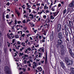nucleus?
<instances>
[{
  "instance_id": "48",
  "label": "nucleus",
  "mask_w": 74,
  "mask_h": 74,
  "mask_svg": "<svg viewBox=\"0 0 74 74\" xmlns=\"http://www.w3.org/2000/svg\"><path fill=\"white\" fill-rule=\"evenodd\" d=\"M47 4H46V5L44 7V9H46V8H47V6H46Z\"/></svg>"
},
{
  "instance_id": "21",
  "label": "nucleus",
  "mask_w": 74,
  "mask_h": 74,
  "mask_svg": "<svg viewBox=\"0 0 74 74\" xmlns=\"http://www.w3.org/2000/svg\"><path fill=\"white\" fill-rule=\"evenodd\" d=\"M55 8H54V6H53V7L52 8L51 10L52 11H55Z\"/></svg>"
},
{
  "instance_id": "60",
  "label": "nucleus",
  "mask_w": 74,
  "mask_h": 74,
  "mask_svg": "<svg viewBox=\"0 0 74 74\" xmlns=\"http://www.w3.org/2000/svg\"><path fill=\"white\" fill-rule=\"evenodd\" d=\"M45 32L44 33H43V34H44V35H45H45H46V34L45 33Z\"/></svg>"
},
{
  "instance_id": "9",
  "label": "nucleus",
  "mask_w": 74,
  "mask_h": 74,
  "mask_svg": "<svg viewBox=\"0 0 74 74\" xmlns=\"http://www.w3.org/2000/svg\"><path fill=\"white\" fill-rule=\"evenodd\" d=\"M60 64L61 67H62L63 69H64V68H65V66H64V64L63 63V62H60Z\"/></svg>"
},
{
  "instance_id": "23",
  "label": "nucleus",
  "mask_w": 74,
  "mask_h": 74,
  "mask_svg": "<svg viewBox=\"0 0 74 74\" xmlns=\"http://www.w3.org/2000/svg\"><path fill=\"white\" fill-rule=\"evenodd\" d=\"M66 9H65L63 12V14H66Z\"/></svg>"
},
{
  "instance_id": "22",
  "label": "nucleus",
  "mask_w": 74,
  "mask_h": 74,
  "mask_svg": "<svg viewBox=\"0 0 74 74\" xmlns=\"http://www.w3.org/2000/svg\"><path fill=\"white\" fill-rule=\"evenodd\" d=\"M50 18L51 19H54V17H53V16L51 15L50 16Z\"/></svg>"
},
{
  "instance_id": "5",
  "label": "nucleus",
  "mask_w": 74,
  "mask_h": 74,
  "mask_svg": "<svg viewBox=\"0 0 74 74\" xmlns=\"http://www.w3.org/2000/svg\"><path fill=\"white\" fill-rule=\"evenodd\" d=\"M58 37L59 39H62L63 38V36H62V33L60 32L58 34Z\"/></svg>"
},
{
  "instance_id": "17",
  "label": "nucleus",
  "mask_w": 74,
  "mask_h": 74,
  "mask_svg": "<svg viewBox=\"0 0 74 74\" xmlns=\"http://www.w3.org/2000/svg\"><path fill=\"white\" fill-rule=\"evenodd\" d=\"M60 47L61 48V49H64V46L62 45H60Z\"/></svg>"
},
{
  "instance_id": "34",
  "label": "nucleus",
  "mask_w": 74,
  "mask_h": 74,
  "mask_svg": "<svg viewBox=\"0 0 74 74\" xmlns=\"http://www.w3.org/2000/svg\"><path fill=\"white\" fill-rule=\"evenodd\" d=\"M25 34H22L21 35V36H22V37H25Z\"/></svg>"
},
{
  "instance_id": "44",
  "label": "nucleus",
  "mask_w": 74,
  "mask_h": 74,
  "mask_svg": "<svg viewBox=\"0 0 74 74\" xmlns=\"http://www.w3.org/2000/svg\"><path fill=\"white\" fill-rule=\"evenodd\" d=\"M10 36H11V37H12V35H13V34H12V33H11V34H9Z\"/></svg>"
},
{
  "instance_id": "53",
  "label": "nucleus",
  "mask_w": 74,
  "mask_h": 74,
  "mask_svg": "<svg viewBox=\"0 0 74 74\" xmlns=\"http://www.w3.org/2000/svg\"><path fill=\"white\" fill-rule=\"evenodd\" d=\"M72 56L73 58H74V53H73L72 54V56Z\"/></svg>"
},
{
  "instance_id": "30",
  "label": "nucleus",
  "mask_w": 74,
  "mask_h": 74,
  "mask_svg": "<svg viewBox=\"0 0 74 74\" xmlns=\"http://www.w3.org/2000/svg\"><path fill=\"white\" fill-rule=\"evenodd\" d=\"M69 25H70L71 26V21H69Z\"/></svg>"
},
{
  "instance_id": "14",
  "label": "nucleus",
  "mask_w": 74,
  "mask_h": 74,
  "mask_svg": "<svg viewBox=\"0 0 74 74\" xmlns=\"http://www.w3.org/2000/svg\"><path fill=\"white\" fill-rule=\"evenodd\" d=\"M29 16H30V19H34V16L32 14H30L29 15Z\"/></svg>"
},
{
  "instance_id": "3",
  "label": "nucleus",
  "mask_w": 74,
  "mask_h": 74,
  "mask_svg": "<svg viewBox=\"0 0 74 74\" xmlns=\"http://www.w3.org/2000/svg\"><path fill=\"white\" fill-rule=\"evenodd\" d=\"M61 39H58L57 41V44L59 46H60V45L63 44V41Z\"/></svg>"
},
{
  "instance_id": "43",
  "label": "nucleus",
  "mask_w": 74,
  "mask_h": 74,
  "mask_svg": "<svg viewBox=\"0 0 74 74\" xmlns=\"http://www.w3.org/2000/svg\"><path fill=\"white\" fill-rule=\"evenodd\" d=\"M23 71H24V72H25V71H26V69H24L23 68Z\"/></svg>"
},
{
  "instance_id": "8",
  "label": "nucleus",
  "mask_w": 74,
  "mask_h": 74,
  "mask_svg": "<svg viewBox=\"0 0 74 74\" xmlns=\"http://www.w3.org/2000/svg\"><path fill=\"white\" fill-rule=\"evenodd\" d=\"M74 6V1H73L69 5V6L70 7H73Z\"/></svg>"
},
{
  "instance_id": "6",
  "label": "nucleus",
  "mask_w": 74,
  "mask_h": 74,
  "mask_svg": "<svg viewBox=\"0 0 74 74\" xmlns=\"http://www.w3.org/2000/svg\"><path fill=\"white\" fill-rule=\"evenodd\" d=\"M60 52L62 56H63L64 55V49H61Z\"/></svg>"
},
{
  "instance_id": "12",
  "label": "nucleus",
  "mask_w": 74,
  "mask_h": 74,
  "mask_svg": "<svg viewBox=\"0 0 74 74\" xmlns=\"http://www.w3.org/2000/svg\"><path fill=\"white\" fill-rule=\"evenodd\" d=\"M37 52V51H35V52L34 53L35 55H36L35 57V58L34 59V60H36V58H37V53H36Z\"/></svg>"
},
{
  "instance_id": "36",
  "label": "nucleus",
  "mask_w": 74,
  "mask_h": 74,
  "mask_svg": "<svg viewBox=\"0 0 74 74\" xmlns=\"http://www.w3.org/2000/svg\"><path fill=\"white\" fill-rule=\"evenodd\" d=\"M65 34L66 36H68V33L67 32H66Z\"/></svg>"
},
{
  "instance_id": "55",
  "label": "nucleus",
  "mask_w": 74,
  "mask_h": 74,
  "mask_svg": "<svg viewBox=\"0 0 74 74\" xmlns=\"http://www.w3.org/2000/svg\"><path fill=\"white\" fill-rule=\"evenodd\" d=\"M28 8H30V7H31V6L29 5H28Z\"/></svg>"
},
{
  "instance_id": "37",
  "label": "nucleus",
  "mask_w": 74,
  "mask_h": 74,
  "mask_svg": "<svg viewBox=\"0 0 74 74\" xmlns=\"http://www.w3.org/2000/svg\"><path fill=\"white\" fill-rule=\"evenodd\" d=\"M26 21L25 19L23 20V23H25L26 22V21Z\"/></svg>"
},
{
  "instance_id": "62",
  "label": "nucleus",
  "mask_w": 74,
  "mask_h": 74,
  "mask_svg": "<svg viewBox=\"0 0 74 74\" xmlns=\"http://www.w3.org/2000/svg\"><path fill=\"white\" fill-rule=\"evenodd\" d=\"M42 42H45V40H44V39H42Z\"/></svg>"
},
{
  "instance_id": "10",
  "label": "nucleus",
  "mask_w": 74,
  "mask_h": 74,
  "mask_svg": "<svg viewBox=\"0 0 74 74\" xmlns=\"http://www.w3.org/2000/svg\"><path fill=\"white\" fill-rule=\"evenodd\" d=\"M69 50L70 55H71V56H72L73 53V52H72L71 49L69 48Z\"/></svg>"
},
{
  "instance_id": "11",
  "label": "nucleus",
  "mask_w": 74,
  "mask_h": 74,
  "mask_svg": "<svg viewBox=\"0 0 74 74\" xmlns=\"http://www.w3.org/2000/svg\"><path fill=\"white\" fill-rule=\"evenodd\" d=\"M38 72H41V71L42 70V68H41V67H38Z\"/></svg>"
},
{
  "instance_id": "35",
  "label": "nucleus",
  "mask_w": 74,
  "mask_h": 74,
  "mask_svg": "<svg viewBox=\"0 0 74 74\" xmlns=\"http://www.w3.org/2000/svg\"><path fill=\"white\" fill-rule=\"evenodd\" d=\"M6 5H7L8 6H9V5H10V3H9V2H8L6 4Z\"/></svg>"
},
{
  "instance_id": "42",
  "label": "nucleus",
  "mask_w": 74,
  "mask_h": 74,
  "mask_svg": "<svg viewBox=\"0 0 74 74\" xmlns=\"http://www.w3.org/2000/svg\"><path fill=\"white\" fill-rule=\"evenodd\" d=\"M21 22V21H17V23L18 24H19V23H20Z\"/></svg>"
},
{
  "instance_id": "46",
  "label": "nucleus",
  "mask_w": 74,
  "mask_h": 74,
  "mask_svg": "<svg viewBox=\"0 0 74 74\" xmlns=\"http://www.w3.org/2000/svg\"><path fill=\"white\" fill-rule=\"evenodd\" d=\"M14 22H15V24H16H16H17V21H16V20H15Z\"/></svg>"
},
{
  "instance_id": "25",
  "label": "nucleus",
  "mask_w": 74,
  "mask_h": 74,
  "mask_svg": "<svg viewBox=\"0 0 74 74\" xmlns=\"http://www.w3.org/2000/svg\"><path fill=\"white\" fill-rule=\"evenodd\" d=\"M58 13H59V12H53V13L54 14H56V15H58Z\"/></svg>"
},
{
  "instance_id": "64",
  "label": "nucleus",
  "mask_w": 74,
  "mask_h": 74,
  "mask_svg": "<svg viewBox=\"0 0 74 74\" xmlns=\"http://www.w3.org/2000/svg\"><path fill=\"white\" fill-rule=\"evenodd\" d=\"M66 40L68 41L69 42V38H66Z\"/></svg>"
},
{
  "instance_id": "19",
  "label": "nucleus",
  "mask_w": 74,
  "mask_h": 74,
  "mask_svg": "<svg viewBox=\"0 0 74 74\" xmlns=\"http://www.w3.org/2000/svg\"><path fill=\"white\" fill-rule=\"evenodd\" d=\"M7 36L8 38L10 39L11 40V37L10 35H9V34H7Z\"/></svg>"
},
{
  "instance_id": "38",
  "label": "nucleus",
  "mask_w": 74,
  "mask_h": 74,
  "mask_svg": "<svg viewBox=\"0 0 74 74\" xmlns=\"http://www.w3.org/2000/svg\"><path fill=\"white\" fill-rule=\"evenodd\" d=\"M19 55H21V56H22V55H23V53H19Z\"/></svg>"
},
{
  "instance_id": "20",
  "label": "nucleus",
  "mask_w": 74,
  "mask_h": 74,
  "mask_svg": "<svg viewBox=\"0 0 74 74\" xmlns=\"http://www.w3.org/2000/svg\"><path fill=\"white\" fill-rule=\"evenodd\" d=\"M27 58H28V57H29V56H28V55H27L25 54L24 55V58H27Z\"/></svg>"
},
{
  "instance_id": "31",
  "label": "nucleus",
  "mask_w": 74,
  "mask_h": 74,
  "mask_svg": "<svg viewBox=\"0 0 74 74\" xmlns=\"http://www.w3.org/2000/svg\"><path fill=\"white\" fill-rule=\"evenodd\" d=\"M17 44L18 45H20V44H21V43H20V42L19 41H18L17 42Z\"/></svg>"
},
{
  "instance_id": "56",
  "label": "nucleus",
  "mask_w": 74,
  "mask_h": 74,
  "mask_svg": "<svg viewBox=\"0 0 74 74\" xmlns=\"http://www.w3.org/2000/svg\"><path fill=\"white\" fill-rule=\"evenodd\" d=\"M27 60V58H25V57H24V58H23V60Z\"/></svg>"
},
{
  "instance_id": "45",
  "label": "nucleus",
  "mask_w": 74,
  "mask_h": 74,
  "mask_svg": "<svg viewBox=\"0 0 74 74\" xmlns=\"http://www.w3.org/2000/svg\"><path fill=\"white\" fill-rule=\"evenodd\" d=\"M17 14H18V16H19V15L20 14V13H19V12H17Z\"/></svg>"
},
{
  "instance_id": "57",
  "label": "nucleus",
  "mask_w": 74,
  "mask_h": 74,
  "mask_svg": "<svg viewBox=\"0 0 74 74\" xmlns=\"http://www.w3.org/2000/svg\"><path fill=\"white\" fill-rule=\"evenodd\" d=\"M28 41V40L27 39V40L25 41V43H27V42Z\"/></svg>"
},
{
  "instance_id": "40",
  "label": "nucleus",
  "mask_w": 74,
  "mask_h": 74,
  "mask_svg": "<svg viewBox=\"0 0 74 74\" xmlns=\"http://www.w3.org/2000/svg\"><path fill=\"white\" fill-rule=\"evenodd\" d=\"M41 27H42V26H41L40 27V28H38V30H41Z\"/></svg>"
},
{
  "instance_id": "47",
  "label": "nucleus",
  "mask_w": 74,
  "mask_h": 74,
  "mask_svg": "<svg viewBox=\"0 0 74 74\" xmlns=\"http://www.w3.org/2000/svg\"><path fill=\"white\" fill-rule=\"evenodd\" d=\"M58 7H61V4L60 3H59V4H58Z\"/></svg>"
},
{
  "instance_id": "28",
  "label": "nucleus",
  "mask_w": 74,
  "mask_h": 74,
  "mask_svg": "<svg viewBox=\"0 0 74 74\" xmlns=\"http://www.w3.org/2000/svg\"><path fill=\"white\" fill-rule=\"evenodd\" d=\"M31 27H34V25L33 24V23H31Z\"/></svg>"
},
{
  "instance_id": "51",
  "label": "nucleus",
  "mask_w": 74,
  "mask_h": 74,
  "mask_svg": "<svg viewBox=\"0 0 74 74\" xmlns=\"http://www.w3.org/2000/svg\"><path fill=\"white\" fill-rule=\"evenodd\" d=\"M69 74H74V73L73 72H71Z\"/></svg>"
},
{
  "instance_id": "4",
  "label": "nucleus",
  "mask_w": 74,
  "mask_h": 74,
  "mask_svg": "<svg viewBox=\"0 0 74 74\" xmlns=\"http://www.w3.org/2000/svg\"><path fill=\"white\" fill-rule=\"evenodd\" d=\"M62 27V25L60 24H58V27H57V30L58 32H59L60 31L61 29V27Z\"/></svg>"
},
{
  "instance_id": "54",
  "label": "nucleus",
  "mask_w": 74,
  "mask_h": 74,
  "mask_svg": "<svg viewBox=\"0 0 74 74\" xmlns=\"http://www.w3.org/2000/svg\"><path fill=\"white\" fill-rule=\"evenodd\" d=\"M34 38H37V36H35V37H34Z\"/></svg>"
},
{
  "instance_id": "18",
  "label": "nucleus",
  "mask_w": 74,
  "mask_h": 74,
  "mask_svg": "<svg viewBox=\"0 0 74 74\" xmlns=\"http://www.w3.org/2000/svg\"><path fill=\"white\" fill-rule=\"evenodd\" d=\"M50 36L52 38H53V32H52L51 34L50 35Z\"/></svg>"
},
{
  "instance_id": "13",
  "label": "nucleus",
  "mask_w": 74,
  "mask_h": 74,
  "mask_svg": "<svg viewBox=\"0 0 74 74\" xmlns=\"http://www.w3.org/2000/svg\"><path fill=\"white\" fill-rule=\"evenodd\" d=\"M33 64H34V65H33V69H34V68H35L34 67H36V66H37V64L36 63V62H33Z\"/></svg>"
},
{
  "instance_id": "41",
  "label": "nucleus",
  "mask_w": 74,
  "mask_h": 74,
  "mask_svg": "<svg viewBox=\"0 0 74 74\" xmlns=\"http://www.w3.org/2000/svg\"><path fill=\"white\" fill-rule=\"evenodd\" d=\"M50 21H50L49 19H48L47 23H49V22H50Z\"/></svg>"
},
{
  "instance_id": "50",
  "label": "nucleus",
  "mask_w": 74,
  "mask_h": 74,
  "mask_svg": "<svg viewBox=\"0 0 74 74\" xmlns=\"http://www.w3.org/2000/svg\"><path fill=\"white\" fill-rule=\"evenodd\" d=\"M42 51L43 52H44V49H41Z\"/></svg>"
},
{
  "instance_id": "2",
  "label": "nucleus",
  "mask_w": 74,
  "mask_h": 74,
  "mask_svg": "<svg viewBox=\"0 0 74 74\" xmlns=\"http://www.w3.org/2000/svg\"><path fill=\"white\" fill-rule=\"evenodd\" d=\"M4 70L5 71L6 74H11V72L10 70V69L8 66H5Z\"/></svg>"
},
{
  "instance_id": "1",
  "label": "nucleus",
  "mask_w": 74,
  "mask_h": 74,
  "mask_svg": "<svg viewBox=\"0 0 74 74\" xmlns=\"http://www.w3.org/2000/svg\"><path fill=\"white\" fill-rule=\"evenodd\" d=\"M64 62L66 63L67 65H71L73 64V61L71 60H69L67 57L65 58Z\"/></svg>"
},
{
  "instance_id": "26",
  "label": "nucleus",
  "mask_w": 74,
  "mask_h": 74,
  "mask_svg": "<svg viewBox=\"0 0 74 74\" xmlns=\"http://www.w3.org/2000/svg\"><path fill=\"white\" fill-rule=\"evenodd\" d=\"M38 37L39 38H40V39H41V38H42V36H41L40 35V34H38Z\"/></svg>"
},
{
  "instance_id": "32",
  "label": "nucleus",
  "mask_w": 74,
  "mask_h": 74,
  "mask_svg": "<svg viewBox=\"0 0 74 74\" xmlns=\"http://www.w3.org/2000/svg\"><path fill=\"white\" fill-rule=\"evenodd\" d=\"M43 18H45V19L46 18H47V16H46V15H45L43 16Z\"/></svg>"
},
{
  "instance_id": "24",
  "label": "nucleus",
  "mask_w": 74,
  "mask_h": 74,
  "mask_svg": "<svg viewBox=\"0 0 74 74\" xmlns=\"http://www.w3.org/2000/svg\"><path fill=\"white\" fill-rule=\"evenodd\" d=\"M19 35H17L15 36V37H16V38H19Z\"/></svg>"
},
{
  "instance_id": "16",
  "label": "nucleus",
  "mask_w": 74,
  "mask_h": 74,
  "mask_svg": "<svg viewBox=\"0 0 74 74\" xmlns=\"http://www.w3.org/2000/svg\"><path fill=\"white\" fill-rule=\"evenodd\" d=\"M47 62V55L46 54V57L45 58V63L46 64Z\"/></svg>"
},
{
  "instance_id": "15",
  "label": "nucleus",
  "mask_w": 74,
  "mask_h": 74,
  "mask_svg": "<svg viewBox=\"0 0 74 74\" xmlns=\"http://www.w3.org/2000/svg\"><path fill=\"white\" fill-rule=\"evenodd\" d=\"M70 70L71 72L74 73V68L73 67H71Z\"/></svg>"
},
{
  "instance_id": "7",
  "label": "nucleus",
  "mask_w": 74,
  "mask_h": 74,
  "mask_svg": "<svg viewBox=\"0 0 74 74\" xmlns=\"http://www.w3.org/2000/svg\"><path fill=\"white\" fill-rule=\"evenodd\" d=\"M31 50H32V49L28 47L26 50H24V52L25 53H27V52H28V51H31Z\"/></svg>"
},
{
  "instance_id": "59",
  "label": "nucleus",
  "mask_w": 74,
  "mask_h": 74,
  "mask_svg": "<svg viewBox=\"0 0 74 74\" xmlns=\"http://www.w3.org/2000/svg\"><path fill=\"white\" fill-rule=\"evenodd\" d=\"M27 63H29V64H30V61H27Z\"/></svg>"
},
{
  "instance_id": "63",
  "label": "nucleus",
  "mask_w": 74,
  "mask_h": 74,
  "mask_svg": "<svg viewBox=\"0 0 74 74\" xmlns=\"http://www.w3.org/2000/svg\"><path fill=\"white\" fill-rule=\"evenodd\" d=\"M64 29L65 30H66V26L65 27H64Z\"/></svg>"
},
{
  "instance_id": "29",
  "label": "nucleus",
  "mask_w": 74,
  "mask_h": 74,
  "mask_svg": "<svg viewBox=\"0 0 74 74\" xmlns=\"http://www.w3.org/2000/svg\"><path fill=\"white\" fill-rule=\"evenodd\" d=\"M6 18H9V16H8V14H7L6 16Z\"/></svg>"
},
{
  "instance_id": "49",
  "label": "nucleus",
  "mask_w": 74,
  "mask_h": 74,
  "mask_svg": "<svg viewBox=\"0 0 74 74\" xmlns=\"http://www.w3.org/2000/svg\"><path fill=\"white\" fill-rule=\"evenodd\" d=\"M36 5H33L32 7H34V8H36Z\"/></svg>"
},
{
  "instance_id": "52",
  "label": "nucleus",
  "mask_w": 74,
  "mask_h": 74,
  "mask_svg": "<svg viewBox=\"0 0 74 74\" xmlns=\"http://www.w3.org/2000/svg\"><path fill=\"white\" fill-rule=\"evenodd\" d=\"M8 47H10V43H9V44H8Z\"/></svg>"
},
{
  "instance_id": "61",
  "label": "nucleus",
  "mask_w": 74,
  "mask_h": 74,
  "mask_svg": "<svg viewBox=\"0 0 74 74\" xmlns=\"http://www.w3.org/2000/svg\"><path fill=\"white\" fill-rule=\"evenodd\" d=\"M13 50L14 51V52H15L16 51V50H15V49H13Z\"/></svg>"
},
{
  "instance_id": "27",
  "label": "nucleus",
  "mask_w": 74,
  "mask_h": 74,
  "mask_svg": "<svg viewBox=\"0 0 74 74\" xmlns=\"http://www.w3.org/2000/svg\"><path fill=\"white\" fill-rule=\"evenodd\" d=\"M39 56L38 57V58H41V53H39Z\"/></svg>"
},
{
  "instance_id": "58",
  "label": "nucleus",
  "mask_w": 74,
  "mask_h": 74,
  "mask_svg": "<svg viewBox=\"0 0 74 74\" xmlns=\"http://www.w3.org/2000/svg\"><path fill=\"white\" fill-rule=\"evenodd\" d=\"M42 38H43L44 40L45 39V37H44V36H42Z\"/></svg>"
},
{
  "instance_id": "39",
  "label": "nucleus",
  "mask_w": 74,
  "mask_h": 74,
  "mask_svg": "<svg viewBox=\"0 0 74 74\" xmlns=\"http://www.w3.org/2000/svg\"><path fill=\"white\" fill-rule=\"evenodd\" d=\"M24 62V64H26V62H27L26 60H25Z\"/></svg>"
},
{
  "instance_id": "33",
  "label": "nucleus",
  "mask_w": 74,
  "mask_h": 74,
  "mask_svg": "<svg viewBox=\"0 0 74 74\" xmlns=\"http://www.w3.org/2000/svg\"><path fill=\"white\" fill-rule=\"evenodd\" d=\"M21 45H22L23 46V47H25V44H23V42H22Z\"/></svg>"
}]
</instances>
